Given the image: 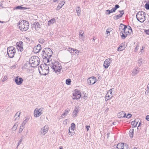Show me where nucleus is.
Instances as JSON below:
<instances>
[{
	"label": "nucleus",
	"instance_id": "obj_8",
	"mask_svg": "<svg viewBox=\"0 0 149 149\" xmlns=\"http://www.w3.org/2000/svg\"><path fill=\"white\" fill-rule=\"evenodd\" d=\"M17 49L18 51L22 52L23 50V42L21 41H19L16 43Z\"/></svg>",
	"mask_w": 149,
	"mask_h": 149
},
{
	"label": "nucleus",
	"instance_id": "obj_10",
	"mask_svg": "<svg viewBox=\"0 0 149 149\" xmlns=\"http://www.w3.org/2000/svg\"><path fill=\"white\" fill-rule=\"evenodd\" d=\"M116 148L118 149H128V146L124 143H119L116 146Z\"/></svg>",
	"mask_w": 149,
	"mask_h": 149
},
{
	"label": "nucleus",
	"instance_id": "obj_31",
	"mask_svg": "<svg viewBox=\"0 0 149 149\" xmlns=\"http://www.w3.org/2000/svg\"><path fill=\"white\" fill-rule=\"evenodd\" d=\"M112 97V95H109L108 93H107L105 97V100L106 101H107L111 99Z\"/></svg>",
	"mask_w": 149,
	"mask_h": 149
},
{
	"label": "nucleus",
	"instance_id": "obj_20",
	"mask_svg": "<svg viewBox=\"0 0 149 149\" xmlns=\"http://www.w3.org/2000/svg\"><path fill=\"white\" fill-rule=\"evenodd\" d=\"M139 71V69L137 67H136L133 70L132 74L133 76H135L138 74Z\"/></svg>",
	"mask_w": 149,
	"mask_h": 149
},
{
	"label": "nucleus",
	"instance_id": "obj_14",
	"mask_svg": "<svg viewBox=\"0 0 149 149\" xmlns=\"http://www.w3.org/2000/svg\"><path fill=\"white\" fill-rule=\"evenodd\" d=\"M119 8V6L118 5H116L115 7L112 8L111 10H107L106 11V13L107 15H109L111 13H112L115 12L116 10Z\"/></svg>",
	"mask_w": 149,
	"mask_h": 149
},
{
	"label": "nucleus",
	"instance_id": "obj_9",
	"mask_svg": "<svg viewBox=\"0 0 149 149\" xmlns=\"http://www.w3.org/2000/svg\"><path fill=\"white\" fill-rule=\"evenodd\" d=\"M112 58H108L105 60L104 62L103 65L105 68L107 69L108 68L111 63H112Z\"/></svg>",
	"mask_w": 149,
	"mask_h": 149
},
{
	"label": "nucleus",
	"instance_id": "obj_12",
	"mask_svg": "<svg viewBox=\"0 0 149 149\" xmlns=\"http://www.w3.org/2000/svg\"><path fill=\"white\" fill-rule=\"evenodd\" d=\"M47 64L46 63H44V64H42L40 65V68H39V73L41 75H44L45 76L47 75V73H41V71H40V69H41L42 71L43 70H46V68L47 67Z\"/></svg>",
	"mask_w": 149,
	"mask_h": 149
},
{
	"label": "nucleus",
	"instance_id": "obj_35",
	"mask_svg": "<svg viewBox=\"0 0 149 149\" xmlns=\"http://www.w3.org/2000/svg\"><path fill=\"white\" fill-rule=\"evenodd\" d=\"M125 26H126V25H124L122 24H120V25L119 27V29L120 31V32H121V31H122L123 30Z\"/></svg>",
	"mask_w": 149,
	"mask_h": 149
},
{
	"label": "nucleus",
	"instance_id": "obj_43",
	"mask_svg": "<svg viewBox=\"0 0 149 149\" xmlns=\"http://www.w3.org/2000/svg\"><path fill=\"white\" fill-rule=\"evenodd\" d=\"M38 40H39V42L41 44L45 42V40L43 38H40V39H39Z\"/></svg>",
	"mask_w": 149,
	"mask_h": 149
},
{
	"label": "nucleus",
	"instance_id": "obj_16",
	"mask_svg": "<svg viewBox=\"0 0 149 149\" xmlns=\"http://www.w3.org/2000/svg\"><path fill=\"white\" fill-rule=\"evenodd\" d=\"M23 81V79L19 76L16 77L15 79V81L17 85H21Z\"/></svg>",
	"mask_w": 149,
	"mask_h": 149
},
{
	"label": "nucleus",
	"instance_id": "obj_2",
	"mask_svg": "<svg viewBox=\"0 0 149 149\" xmlns=\"http://www.w3.org/2000/svg\"><path fill=\"white\" fill-rule=\"evenodd\" d=\"M19 28L22 31H25L29 28V22L26 20H22L19 22L18 24Z\"/></svg>",
	"mask_w": 149,
	"mask_h": 149
},
{
	"label": "nucleus",
	"instance_id": "obj_18",
	"mask_svg": "<svg viewBox=\"0 0 149 149\" xmlns=\"http://www.w3.org/2000/svg\"><path fill=\"white\" fill-rule=\"evenodd\" d=\"M84 33L83 31H80L79 32V38L80 40L84 41L85 38Z\"/></svg>",
	"mask_w": 149,
	"mask_h": 149
},
{
	"label": "nucleus",
	"instance_id": "obj_63",
	"mask_svg": "<svg viewBox=\"0 0 149 149\" xmlns=\"http://www.w3.org/2000/svg\"><path fill=\"white\" fill-rule=\"evenodd\" d=\"M53 34V32H51L50 33V35H52Z\"/></svg>",
	"mask_w": 149,
	"mask_h": 149
},
{
	"label": "nucleus",
	"instance_id": "obj_47",
	"mask_svg": "<svg viewBox=\"0 0 149 149\" xmlns=\"http://www.w3.org/2000/svg\"><path fill=\"white\" fill-rule=\"evenodd\" d=\"M145 8L148 10H149V3H146L145 5Z\"/></svg>",
	"mask_w": 149,
	"mask_h": 149
},
{
	"label": "nucleus",
	"instance_id": "obj_44",
	"mask_svg": "<svg viewBox=\"0 0 149 149\" xmlns=\"http://www.w3.org/2000/svg\"><path fill=\"white\" fill-rule=\"evenodd\" d=\"M111 28H108L106 30L107 34H108L111 31Z\"/></svg>",
	"mask_w": 149,
	"mask_h": 149
},
{
	"label": "nucleus",
	"instance_id": "obj_29",
	"mask_svg": "<svg viewBox=\"0 0 149 149\" xmlns=\"http://www.w3.org/2000/svg\"><path fill=\"white\" fill-rule=\"evenodd\" d=\"M76 13H77V15L78 16H80L81 15V8L79 6H77L76 8Z\"/></svg>",
	"mask_w": 149,
	"mask_h": 149
},
{
	"label": "nucleus",
	"instance_id": "obj_13",
	"mask_svg": "<svg viewBox=\"0 0 149 149\" xmlns=\"http://www.w3.org/2000/svg\"><path fill=\"white\" fill-rule=\"evenodd\" d=\"M42 110L40 108V109L38 108L36 109L34 112V116L36 117L39 116L42 113Z\"/></svg>",
	"mask_w": 149,
	"mask_h": 149
},
{
	"label": "nucleus",
	"instance_id": "obj_4",
	"mask_svg": "<svg viewBox=\"0 0 149 149\" xmlns=\"http://www.w3.org/2000/svg\"><path fill=\"white\" fill-rule=\"evenodd\" d=\"M136 17L138 21L142 23L145 20V14L143 11L139 12L136 15Z\"/></svg>",
	"mask_w": 149,
	"mask_h": 149
},
{
	"label": "nucleus",
	"instance_id": "obj_3",
	"mask_svg": "<svg viewBox=\"0 0 149 149\" xmlns=\"http://www.w3.org/2000/svg\"><path fill=\"white\" fill-rule=\"evenodd\" d=\"M39 58L37 56H32L29 59V63L31 67H35L39 65Z\"/></svg>",
	"mask_w": 149,
	"mask_h": 149
},
{
	"label": "nucleus",
	"instance_id": "obj_56",
	"mask_svg": "<svg viewBox=\"0 0 149 149\" xmlns=\"http://www.w3.org/2000/svg\"><path fill=\"white\" fill-rule=\"evenodd\" d=\"M146 118L147 120L149 121V115H147Z\"/></svg>",
	"mask_w": 149,
	"mask_h": 149
},
{
	"label": "nucleus",
	"instance_id": "obj_1",
	"mask_svg": "<svg viewBox=\"0 0 149 149\" xmlns=\"http://www.w3.org/2000/svg\"><path fill=\"white\" fill-rule=\"evenodd\" d=\"M48 65V68L47 69V70H49V68L52 69L56 72H59L61 71L62 69V67L60 64L58 62H55L53 64L52 62L51 65L49 64H47V65Z\"/></svg>",
	"mask_w": 149,
	"mask_h": 149
},
{
	"label": "nucleus",
	"instance_id": "obj_58",
	"mask_svg": "<svg viewBox=\"0 0 149 149\" xmlns=\"http://www.w3.org/2000/svg\"><path fill=\"white\" fill-rule=\"evenodd\" d=\"M146 32L147 34L149 35V30H146Z\"/></svg>",
	"mask_w": 149,
	"mask_h": 149
},
{
	"label": "nucleus",
	"instance_id": "obj_57",
	"mask_svg": "<svg viewBox=\"0 0 149 149\" xmlns=\"http://www.w3.org/2000/svg\"><path fill=\"white\" fill-rule=\"evenodd\" d=\"M52 61V59L51 58H47V63L50 62Z\"/></svg>",
	"mask_w": 149,
	"mask_h": 149
},
{
	"label": "nucleus",
	"instance_id": "obj_25",
	"mask_svg": "<svg viewBox=\"0 0 149 149\" xmlns=\"http://www.w3.org/2000/svg\"><path fill=\"white\" fill-rule=\"evenodd\" d=\"M53 52L52 50L49 48H47V57L50 58L52 56Z\"/></svg>",
	"mask_w": 149,
	"mask_h": 149
},
{
	"label": "nucleus",
	"instance_id": "obj_38",
	"mask_svg": "<svg viewBox=\"0 0 149 149\" xmlns=\"http://www.w3.org/2000/svg\"><path fill=\"white\" fill-rule=\"evenodd\" d=\"M16 9H21L23 10L26 9V8L25 7H23L22 6H17L16 8Z\"/></svg>",
	"mask_w": 149,
	"mask_h": 149
},
{
	"label": "nucleus",
	"instance_id": "obj_34",
	"mask_svg": "<svg viewBox=\"0 0 149 149\" xmlns=\"http://www.w3.org/2000/svg\"><path fill=\"white\" fill-rule=\"evenodd\" d=\"M18 125V123L17 122L15 123L14 125L12 127L13 130L14 131H15L16 130Z\"/></svg>",
	"mask_w": 149,
	"mask_h": 149
},
{
	"label": "nucleus",
	"instance_id": "obj_49",
	"mask_svg": "<svg viewBox=\"0 0 149 149\" xmlns=\"http://www.w3.org/2000/svg\"><path fill=\"white\" fill-rule=\"evenodd\" d=\"M24 128V127H22V128L20 126V128L19 130V133L21 132H22L23 129Z\"/></svg>",
	"mask_w": 149,
	"mask_h": 149
},
{
	"label": "nucleus",
	"instance_id": "obj_19",
	"mask_svg": "<svg viewBox=\"0 0 149 149\" xmlns=\"http://www.w3.org/2000/svg\"><path fill=\"white\" fill-rule=\"evenodd\" d=\"M41 45L40 44H38L36 47H34L33 50L35 53H38L41 49Z\"/></svg>",
	"mask_w": 149,
	"mask_h": 149
},
{
	"label": "nucleus",
	"instance_id": "obj_52",
	"mask_svg": "<svg viewBox=\"0 0 149 149\" xmlns=\"http://www.w3.org/2000/svg\"><path fill=\"white\" fill-rule=\"evenodd\" d=\"M26 124V123H25V121H23L21 125L20 126L22 128V127H24V126Z\"/></svg>",
	"mask_w": 149,
	"mask_h": 149
},
{
	"label": "nucleus",
	"instance_id": "obj_54",
	"mask_svg": "<svg viewBox=\"0 0 149 149\" xmlns=\"http://www.w3.org/2000/svg\"><path fill=\"white\" fill-rule=\"evenodd\" d=\"M7 79V77L6 76H5L3 79L2 81L3 82L4 81Z\"/></svg>",
	"mask_w": 149,
	"mask_h": 149
},
{
	"label": "nucleus",
	"instance_id": "obj_45",
	"mask_svg": "<svg viewBox=\"0 0 149 149\" xmlns=\"http://www.w3.org/2000/svg\"><path fill=\"white\" fill-rule=\"evenodd\" d=\"M22 141V138L21 139H20L19 140V142L18 143V145H17V148H18V146H19V145L21 144Z\"/></svg>",
	"mask_w": 149,
	"mask_h": 149
},
{
	"label": "nucleus",
	"instance_id": "obj_36",
	"mask_svg": "<svg viewBox=\"0 0 149 149\" xmlns=\"http://www.w3.org/2000/svg\"><path fill=\"white\" fill-rule=\"evenodd\" d=\"M134 134V129H132L129 131V135L130 137L132 138Z\"/></svg>",
	"mask_w": 149,
	"mask_h": 149
},
{
	"label": "nucleus",
	"instance_id": "obj_60",
	"mask_svg": "<svg viewBox=\"0 0 149 149\" xmlns=\"http://www.w3.org/2000/svg\"><path fill=\"white\" fill-rule=\"evenodd\" d=\"M109 110V108H107V109L105 110V112H107Z\"/></svg>",
	"mask_w": 149,
	"mask_h": 149
},
{
	"label": "nucleus",
	"instance_id": "obj_15",
	"mask_svg": "<svg viewBox=\"0 0 149 149\" xmlns=\"http://www.w3.org/2000/svg\"><path fill=\"white\" fill-rule=\"evenodd\" d=\"M32 28L33 29L38 31L40 28V25L38 22H36L33 23Z\"/></svg>",
	"mask_w": 149,
	"mask_h": 149
},
{
	"label": "nucleus",
	"instance_id": "obj_61",
	"mask_svg": "<svg viewBox=\"0 0 149 149\" xmlns=\"http://www.w3.org/2000/svg\"><path fill=\"white\" fill-rule=\"evenodd\" d=\"M107 136V138H108L109 136V133H107L106 135Z\"/></svg>",
	"mask_w": 149,
	"mask_h": 149
},
{
	"label": "nucleus",
	"instance_id": "obj_24",
	"mask_svg": "<svg viewBox=\"0 0 149 149\" xmlns=\"http://www.w3.org/2000/svg\"><path fill=\"white\" fill-rule=\"evenodd\" d=\"M47 126L45 125L43 127L41 130V133L44 135L47 133Z\"/></svg>",
	"mask_w": 149,
	"mask_h": 149
},
{
	"label": "nucleus",
	"instance_id": "obj_17",
	"mask_svg": "<svg viewBox=\"0 0 149 149\" xmlns=\"http://www.w3.org/2000/svg\"><path fill=\"white\" fill-rule=\"evenodd\" d=\"M61 0H55L54 1V2H58L59 1H61L57 7L56 9L57 10H59L64 4L65 2L63 1H61Z\"/></svg>",
	"mask_w": 149,
	"mask_h": 149
},
{
	"label": "nucleus",
	"instance_id": "obj_21",
	"mask_svg": "<svg viewBox=\"0 0 149 149\" xmlns=\"http://www.w3.org/2000/svg\"><path fill=\"white\" fill-rule=\"evenodd\" d=\"M126 47L124 43H121L118 48V50L119 51H121L124 50Z\"/></svg>",
	"mask_w": 149,
	"mask_h": 149
},
{
	"label": "nucleus",
	"instance_id": "obj_42",
	"mask_svg": "<svg viewBox=\"0 0 149 149\" xmlns=\"http://www.w3.org/2000/svg\"><path fill=\"white\" fill-rule=\"evenodd\" d=\"M29 118L30 117L29 116H26L25 118V119L23 121H25V123H26L29 120Z\"/></svg>",
	"mask_w": 149,
	"mask_h": 149
},
{
	"label": "nucleus",
	"instance_id": "obj_5",
	"mask_svg": "<svg viewBox=\"0 0 149 149\" xmlns=\"http://www.w3.org/2000/svg\"><path fill=\"white\" fill-rule=\"evenodd\" d=\"M7 52L9 57L12 58L15 54V49L13 46L9 47L7 49Z\"/></svg>",
	"mask_w": 149,
	"mask_h": 149
},
{
	"label": "nucleus",
	"instance_id": "obj_23",
	"mask_svg": "<svg viewBox=\"0 0 149 149\" xmlns=\"http://www.w3.org/2000/svg\"><path fill=\"white\" fill-rule=\"evenodd\" d=\"M126 114L124 111H121L118 114V116L119 118H123L126 117Z\"/></svg>",
	"mask_w": 149,
	"mask_h": 149
},
{
	"label": "nucleus",
	"instance_id": "obj_33",
	"mask_svg": "<svg viewBox=\"0 0 149 149\" xmlns=\"http://www.w3.org/2000/svg\"><path fill=\"white\" fill-rule=\"evenodd\" d=\"M55 20L54 19H52L48 21V25H50L55 22Z\"/></svg>",
	"mask_w": 149,
	"mask_h": 149
},
{
	"label": "nucleus",
	"instance_id": "obj_32",
	"mask_svg": "<svg viewBox=\"0 0 149 149\" xmlns=\"http://www.w3.org/2000/svg\"><path fill=\"white\" fill-rule=\"evenodd\" d=\"M78 109L77 108H76L75 109L74 111L73 112V116L74 117H75L77 115L78 112Z\"/></svg>",
	"mask_w": 149,
	"mask_h": 149
},
{
	"label": "nucleus",
	"instance_id": "obj_41",
	"mask_svg": "<svg viewBox=\"0 0 149 149\" xmlns=\"http://www.w3.org/2000/svg\"><path fill=\"white\" fill-rule=\"evenodd\" d=\"M74 50L71 48H68V51L71 53L74 52Z\"/></svg>",
	"mask_w": 149,
	"mask_h": 149
},
{
	"label": "nucleus",
	"instance_id": "obj_39",
	"mask_svg": "<svg viewBox=\"0 0 149 149\" xmlns=\"http://www.w3.org/2000/svg\"><path fill=\"white\" fill-rule=\"evenodd\" d=\"M137 123L138 122L136 120L132 121L131 122V124L133 125L134 127H136V126Z\"/></svg>",
	"mask_w": 149,
	"mask_h": 149
},
{
	"label": "nucleus",
	"instance_id": "obj_11",
	"mask_svg": "<svg viewBox=\"0 0 149 149\" xmlns=\"http://www.w3.org/2000/svg\"><path fill=\"white\" fill-rule=\"evenodd\" d=\"M96 81V78L94 77H92L89 78L87 80L88 84L93 85L94 84Z\"/></svg>",
	"mask_w": 149,
	"mask_h": 149
},
{
	"label": "nucleus",
	"instance_id": "obj_30",
	"mask_svg": "<svg viewBox=\"0 0 149 149\" xmlns=\"http://www.w3.org/2000/svg\"><path fill=\"white\" fill-rule=\"evenodd\" d=\"M46 48H45L42 52V55L43 59H46L47 58V54L45 49H46Z\"/></svg>",
	"mask_w": 149,
	"mask_h": 149
},
{
	"label": "nucleus",
	"instance_id": "obj_50",
	"mask_svg": "<svg viewBox=\"0 0 149 149\" xmlns=\"http://www.w3.org/2000/svg\"><path fill=\"white\" fill-rule=\"evenodd\" d=\"M132 116V115L131 114L128 113L127 114V115L126 116V117L127 118H129L131 117Z\"/></svg>",
	"mask_w": 149,
	"mask_h": 149
},
{
	"label": "nucleus",
	"instance_id": "obj_22",
	"mask_svg": "<svg viewBox=\"0 0 149 149\" xmlns=\"http://www.w3.org/2000/svg\"><path fill=\"white\" fill-rule=\"evenodd\" d=\"M120 14H119L117 15H116L114 16L113 18L114 19L117 20L119 19L120 18L122 17V15L124 14V11L123 10H122L120 11Z\"/></svg>",
	"mask_w": 149,
	"mask_h": 149
},
{
	"label": "nucleus",
	"instance_id": "obj_37",
	"mask_svg": "<svg viewBox=\"0 0 149 149\" xmlns=\"http://www.w3.org/2000/svg\"><path fill=\"white\" fill-rule=\"evenodd\" d=\"M114 88H112L111 89H110L107 93H108L109 95H112L113 97V95L114 94V93H113V91H114Z\"/></svg>",
	"mask_w": 149,
	"mask_h": 149
},
{
	"label": "nucleus",
	"instance_id": "obj_62",
	"mask_svg": "<svg viewBox=\"0 0 149 149\" xmlns=\"http://www.w3.org/2000/svg\"><path fill=\"white\" fill-rule=\"evenodd\" d=\"M67 120H68V119H65V120L64 121V122H63L64 123V122H65V123H67Z\"/></svg>",
	"mask_w": 149,
	"mask_h": 149
},
{
	"label": "nucleus",
	"instance_id": "obj_27",
	"mask_svg": "<svg viewBox=\"0 0 149 149\" xmlns=\"http://www.w3.org/2000/svg\"><path fill=\"white\" fill-rule=\"evenodd\" d=\"M69 133L70 135L72 136L74 134V128L70 127L69 129Z\"/></svg>",
	"mask_w": 149,
	"mask_h": 149
},
{
	"label": "nucleus",
	"instance_id": "obj_48",
	"mask_svg": "<svg viewBox=\"0 0 149 149\" xmlns=\"http://www.w3.org/2000/svg\"><path fill=\"white\" fill-rule=\"evenodd\" d=\"M74 52L75 55H78L79 54V52L78 50H77V49H75Z\"/></svg>",
	"mask_w": 149,
	"mask_h": 149
},
{
	"label": "nucleus",
	"instance_id": "obj_55",
	"mask_svg": "<svg viewBox=\"0 0 149 149\" xmlns=\"http://www.w3.org/2000/svg\"><path fill=\"white\" fill-rule=\"evenodd\" d=\"M90 127V126L89 125H87L86 126V128L87 129V131H88Z\"/></svg>",
	"mask_w": 149,
	"mask_h": 149
},
{
	"label": "nucleus",
	"instance_id": "obj_64",
	"mask_svg": "<svg viewBox=\"0 0 149 149\" xmlns=\"http://www.w3.org/2000/svg\"><path fill=\"white\" fill-rule=\"evenodd\" d=\"M132 149H138L137 148H136V147H134V148H133Z\"/></svg>",
	"mask_w": 149,
	"mask_h": 149
},
{
	"label": "nucleus",
	"instance_id": "obj_26",
	"mask_svg": "<svg viewBox=\"0 0 149 149\" xmlns=\"http://www.w3.org/2000/svg\"><path fill=\"white\" fill-rule=\"evenodd\" d=\"M20 115V112L18 111L15 115L14 118L15 120H18L19 119Z\"/></svg>",
	"mask_w": 149,
	"mask_h": 149
},
{
	"label": "nucleus",
	"instance_id": "obj_40",
	"mask_svg": "<svg viewBox=\"0 0 149 149\" xmlns=\"http://www.w3.org/2000/svg\"><path fill=\"white\" fill-rule=\"evenodd\" d=\"M71 82V80L70 79H67L66 80V83L67 85H70Z\"/></svg>",
	"mask_w": 149,
	"mask_h": 149
},
{
	"label": "nucleus",
	"instance_id": "obj_59",
	"mask_svg": "<svg viewBox=\"0 0 149 149\" xmlns=\"http://www.w3.org/2000/svg\"><path fill=\"white\" fill-rule=\"evenodd\" d=\"M148 93H149L148 90H146V91L145 92V93L146 95H148Z\"/></svg>",
	"mask_w": 149,
	"mask_h": 149
},
{
	"label": "nucleus",
	"instance_id": "obj_46",
	"mask_svg": "<svg viewBox=\"0 0 149 149\" xmlns=\"http://www.w3.org/2000/svg\"><path fill=\"white\" fill-rule=\"evenodd\" d=\"M138 63L140 65L142 63V59L141 58H140L138 60Z\"/></svg>",
	"mask_w": 149,
	"mask_h": 149
},
{
	"label": "nucleus",
	"instance_id": "obj_7",
	"mask_svg": "<svg viewBox=\"0 0 149 149\" xmlns=\"http://www.w3.org/2000/svg\"><path fill=\"white\" fill-rule=\"evenodd\" d=\"M81 96V93L77 89H75L74 93L73 94L72 99L73 100L79 99Z\"/></svg>",
	"mask_w": 149,
	"mask_h": 149
},
{
	"label": "nucleus",
	"instance_id": "obj_28",
	"mask_svg": "<svg viewBox=\"0 0 149 149\" xmlns=\"http://www.w3.org/2000/svg\"><path fill=\"white\" fill-rule=\"evenodd\" d=\"M70 110L68 109H66L65 111V112L64 113H63L62 115L61 116V117L62 118L65 117L67 115V114L69 113Z\"/></svg>",
	"mask_w": 149,
	"mask_h": 149
},
{
	"label": "nucleus",
	"instance_id": "obj_53",
	"mask_svg": "<svg viewBox=\"0 0 149 149\" xmlns=\"http://www.w3.org/2000/svg\"><path fill=\"white\" fill-rule=\"evenodd\" d=\"M139 46L137 45L136 47V48L134 50V51L135 52H136L138 50V49H139Z\"/></svg>",
	"mask_w": 149,
	"mask_h": 149
},
{
	"label": "nucleus",
	"instance_id": "obj_6",
	"mask_svg": "<svg viewBox=\"0 0 149 149\" xmlns=\"http://www.w3.org/2000/svg\"><path fill=\"white\" fill-rule=\"evenodd\" d=\"M129 29L127 28V26H125L123 30L120 33V35L122 38L124 39L127 36V33H129Z\"/></svg>",
	"mask_w": 149,
	"mask_h": 149
},
{
	"label": "nucleus",
	"instance_id": "obj_51",
	"mask_svg": "<svg viewBox=\"0 0 149 149\" xmlns=\"http://www.w3.org/2000/svg\"><path fill=\"white\" fill-rule=\"evenodd\" d=\"M71 127H71L72 128H74L75 127V125L74 123H72L71 124Z\"/></svg>",
	"mask_w": 149,
	"mask_h": 149
}]
</instances>
